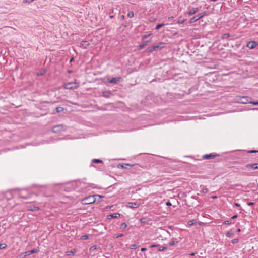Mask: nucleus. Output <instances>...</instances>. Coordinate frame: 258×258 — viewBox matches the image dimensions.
I'll return each instance as SVG.
<instances>
[{
  "instance_id": "nucleus-1",
  "label": "nucleus",
  "mask_w": 258,
  "mask_h": 258,
  "mask_svg": "<svg viewBox=\"0 0 258 258\" xmlns=\"http://www.w3.org/2000/svg\"><path fill=\"white\" fill-rule=\"evenodd\" d=\"M95 197H99V198H102L103 196H100L99 195H95L92 196H89L84 198L81 201L83 205H89L91 204L96 201Z\"/></svg>"
},
{
  "instance_id": "nucleus-2",
  "label": "nucleus",
  "mask_w": 258,
  "mask_h": 258,
  "mask_svg": "<svg viewBox=\"0 0 258 258\" xmlns=\"http://www.w3.org/2000/svg\"><path fill=\"white\" fill-rule=\"evenodd\" d=\"M236 101L241 104L250 103L252 98L248 96H239L236 97Z\"/></svg>"
},
{
  "instance_id": "nucleus-3",
  "label": "nucleus",
  "mask_w": 258,
  "mask_h": 258,
  "mask_svg": "<svg viewBox=\"0 0 258 258\" xmlns=\"http://www.w3.org/2000/svg\"><path fill=\"white\" fill-rule=\"evenodd\" d=\"M66 130V126L63 124H58L54 126L52 128V131L55 133H59Z\"/></svg>"
},
{
  "instance_id": "nucleus-4",
  "label": "nucleus",
  "mask_w": 258,
  "mask_h": 258,
  "mask_svg": "<svg viewBox=\"0 0 258 258\" xmlns=\"http://www.w3.org/2000/svg\"><path fill=\"white\" fill-rule=\"evenodd\" d=\"M206 15V12H204L201 13H199L197 14V15L194 16L192 18H191L189 21V22L190 23H194L199 20L200 19L203 18L204 16H205Z\"/></svg>"
},
{
  "instance_id": "nucleus-5",
  "label": "nucleus",
  "mask_w": 258,
  "mask_h": 258,
  "mask_svg": "<svg viewBox=\"0 0 258 258\" xmlns=\"http://www.w3.org/2000/svg\"><path fill=\"white\" fill-rule=\"evenodd\" d=\"M63 87L67 89H73L77 88V86L76 85V83L74 82H70L63 85Z\"/></svg>"
},
{
  "instance_id": "nucleus-6",
  "label": "nucleus",
  "mask_w": 258,
  "mask_h": 258,
  "mask_svg": "<svg viewBox=\"0 0 258 258\" xmlns=\"http://www.w3.org/2000/svg\"><path fill=\"white\" fill-rule=\"evenodd\" d=\"M219 155L216 153H211L209 154H205L202 156L203 159H212Z\"/></svg>"
},
{
  "instance_id": "nucleus-7",
  "label": "nucleus",
  "mask_w": 258,
  "mask_h": 258,
  "mask_svg": "<svg viewBox=\"0 0 258 258\" xmlns=\"http://www.w3.org/2000/svg\"><path fill=\"white\" fill-rule=\"evenodd\" d=\"M245 167L248 169L256 170L258 169V163L248 164L245 165Z\"/></svg>"
},
{
  "instance_id": "nucleus-8",
  "label": "nucleus",
  "mask_w": 258,
  "mask_h": 258,
  "mask_svg": "<svg viewBox=\"0 0 258 258\" xmlns=\"http://www.w3.org/2000/svg\"><path fill=\"white\" fill-rule=\"evenodd\" d=\"M258 45V43L256 41L249 42L247 44V47L250 49H253L255 48Z\"/></svg>"
},
{
  "instance_id": "nucleus-9",
  "label": "nucleus",
  "mask_w": 258,
  "mask_h": 258,
  "mask_svg": "<svg viewBox=\"0 0 258 258\" xmlns=\"http://www.w3.org/2000/svg\"><path fill=\"white\" fill-rule=\"evenodd\" d=\"M38 252V250L36 248H34L31 250H29L24 253V256H29L31 254L36 253Z\"/></svg>"
},
{
  "instance_id": "nucleus-10",
  "label": "nucleus",
  "mask_w": 258,
  "mask_h": 258,
  "mask_svg": "<svg viewBox=\"0 0 258 258\" xmlns=\"http://www.w3.org/2000/svg\"><path fill=\"white\" fill-rule=\"evenodd\" d=\"M140 205V204L138 202H129L127 204V206L130 208H138Z\"/></svg>"
},
{
  "instance_id": "nucleus-11",
  "label": "nucleus",
  "mask_w": 258,
  "mask_h": 258,
  "mask_svg": "<svg viewBox=\"0 0 258 258\" xmlns=\"http://www.w3.org/2000/svg\"><path fill=\"white\" fill-rule=\"evenodd\" d=\"M120 216V214L118 213H115L109 214L107 216V219H110L112 218H118Z\"/></svg>"
},
{
  "instance_id": "nucleus-12",
  "label": "nucleus",
  "mask_w": 258,
  "mask_h": 258,
  "mask_svg": "<svg viewBox=\"0 0 258 258\" xmlns=\"http://www.w3.org/2000/svg\"><path fill=\"white\" fill-rule=\"evenodd\" d=\"M121 80H122V78L121 77H117V78L113 77L109 81V82L111 83H116L118 82H120Z\"/></svg>"
},
{
  "instance_id": "nucleus-13",
  "label": "nucleus",
  "mask_w": 258,
  "mask_h": 258,
  "mask_svg": "<svg viewBox=\"0 0 258 258\" xmlns=\"http://www.w3.org/2000/svg\"><path fill=\"white\" fill-rule=\"evenodd\" d=\"M90 43L87 41H82L80 44V47L86 49L89 45Z\"/></svg>"
},
{
  "instance_id": "nucleus-14",
  "label": "nucleus",
  "mask_w": 258,
  "mask_h": 258,
  "mask_svg": "<svg viewBox=\"0 0 258 258\" xmlns=\"http://www.w3.org/2000/svg\"><path fill=\"white\" fill-rule=\"evenodd\" d=\"M151 41V40H147L144 41L143 43L141 44L138 46V49L139 50L142 49L144 48L146 45H148V44Z\"/></svg>"
},
{
  "instance_id": "nucleus-15",
  "label": "nucleus",
  "mask_w": 258,
  "mask_h": 258,
  "mask_svg": "<svg viewBox=\"0 0 258 258\" xmlns=\"http://www.w3.org/2000/svg\"><path fill=\"white\" fill-rule=\"evenodd\" d=\"M155 48V49H161L165 47V43L163 42H160L157 45H154Z\"/></svg>"
},
{
  "instance_id": "nucleus-16",
  "label": "nucleus",
  "mask_w": 258,
  "mask_h": 258,
  "mask_svg": "<svg viewBox=\"0 0 258 258\" xmlns=\"http://www.w3.org/2000/svg\"><path fill=\"white\" fill-rule=\"evenodd\" d=\"M198 11V8H193L187 12V14L191 16L195 14H196Z\"/></svg>"
},
{
  "instance_id": "nucleus-17",
  "label": "nucleus",
  "mask_w": 258,
  "mask_h": 258,
  "mask_svg": "<svg viewBox=\"0 0 258 258\" xmlns=\"http://www.w3.org/2000/svg\"><path fill=\"white\" fill-rule=\"evenodd\" d=\"M77 252V249L76 248L73 249L72 250L68 251L66 252V254L67 255H74Z\"/></svg>"
},
{
  "instance_id": "nucleus-18",
  "label": "nucleus",
  "mask_w": 258,
  "mask_h": 258,
  "mask_svg": "<svg viewBox=\"0 0 258 258\" xmlns=\"http://www.w3.org/2000/svg\"><path fill=\"white\" fill-rule=\"evenodd\" d=\"M112 95V93L110 91H107L103 92V96L106 98H109Z\"/></svg>"
},
{
  "instance_id": "nucleus-19",
  "label": "nucleus",
  "mask_w": 258,
  "mask_h": 258,
  "mask_svg": "<svg viewBox=\"0 0 258 258\" xmlns=\"http://www.w3.org/2000/svg\"><path fill=\"white\" fill-rule=\"evenodd\" d=\"M29 209L32 211H36L39 210V208L37 206L30 205L29 207Z\"/></svg>"
},
{
  "instance_id": "nucleus-20",
  "label": "nucleus",
  "mask_w": 258,
  "mask_h": 258,
  "mask_svg": "<svg viewBox=\"0 0 258 258\" xmlns=\"http://www.w3.org/2000/svg\"><path fill=\"white\" fill-rule=\"evenodd\" d=\"M132 167L133 168V169L135 170H140V168H142V167L138 164L132 165Z\"/></svg>"
},
{
  "instance_id": "nucleus-21",
  "label": "nucleus",
  "mask_w": 258,
  "mask_h": 258,
  "mask_svg": "<svg viewBox=\"0 0 258 258\" xmlns=\"http://www.w3.org/2000/svg\"><path fill=\"white\" fill-rule=\"evenodd\" d=\"M156 50L154 45H153L151 47H149L146 49V52H152L153 51Z\"/></svg>"
},
{
  "instance_id": "nucleus-22",
  "label": "nucleus",
  "mask_w": 258,
  "mask_h": 258,
  "mask_svg": "<svg viewBox=\"0 0 258 258\" xmlns=\"http://www.w3.org/2000/svg\"><path fill=\"white\" fill-rule=\"evenodd\" d=\"M196 223H197V220L194 219V220H189L187 224H188V226H191L194 225Z\"/></svg>"
},
{
  "instance_id": "nucleus-23",
  "label": "nucleus",
  "mask_w": 258,
  "mask_h": 258,
  "mask_svg": "<svg viewBox=\"0 0 258 258\" xmlns=\"http://www.w3.org/2000/svg\"><path fill=\"white\" fill-rule=\"evenodd\" d=\"M128 167H132V165L126 163H124L121 165V168L123 169H127L128 168Z\"/></svg>"
},
{
  "instance_id": "nucleus-24",
  "label": "nucleus",
  "mask_w": 258,
  "mask_h": 258,
  "mask_svg": "<svg viewBox=\"0 0 258 258\" xmlns=\"http://www.w3.org/2000/svg\"><path fill=\"white\" fill-rule=\"evenodd\" d=\"M158 247H159V249H158V250L159 251H163L164 250H165L167 249V247L163 246H160V245H159V246Z\"/></svg>"
},
{
  "instance_id": "nucleus-25",
  "label": "nucleus",
  "mask_w": 258,
  "mask_h": 258,
  "mask_svg": "<svg viewBox=\"0 0 258 258\" xmlns=\"http://www.w3.org/2000/svg\"><path fill=\"white\" fill-rule=\"evenodd\" d=\"M92 162L94 163H102L103 161L100 159H94L92 160Z\"/></svg>"
},
{
  "instance_id": "nucleus-26",
  "label": "nucleus",
  "mask_w": 258,
  "mask_h": 258,
  "mask_svg": "<svg viewBox=\"0 0 258 258\" xmlns=\"http://www.w3.org/2000/svg\"><path fill=\"white\" fill-rule=\"evenodd\" d=\"M98 248V246L96 245H93L90 247L89 248V251L90 252H93L95 249H96Z\"/></svg>"
},
{
  "instance_id": "nucleus-27",
  "label": "nucleus",
  "mask_w": 258,
  "mask_h": 258,
  "mask_svg": "<svg viewBox=\"0 0 258 258\" xmlns=\"http://www.w3.org/2000/svg\"><path fill=\"white\" fill-rule=\"evenodd\" d=\"M55 110H56V111L57 113H59V112L63 111L64 110V108L62 107L59 106V107H56Z\"/></svg>"
},
{
  "instance_id": "nucleus-28",
  "label": "nucleus",
  "mask_w": 258,
  "mask_h": 258,
  "mask_svg": "<svg viewBox=\"0 0 258 258\" xmlns=\"http://www.w3.org/2000/svg\"><path fill=\"white\" fill-rule=\"evenodd\" d=\"M127 227V224L126 223L124 222V223H122L121 225H120V229L123 230V229H125Z\"/></svg>"
},
{
  "instance_id": "nucleus-29",
  "label": "nucleus",
  "mask_w": 258,
  "mask_h": 258,
  "mask_svg": "<svg viewBox=\"0 0 258 258\" xmlns=\"http://www.w3.org/2000/svg\"><path fill=\"white\" fill-rule=\"evenodd\" d=\"M178 243V241H174V240H173L169 243V245L171 246L174 245L175 244V243Z\"/></svg>"
},
{
  "instance_id": "nucleus-30",
  "label": "nucleus",
  "mask_w": 258,
  "mask_h": 258,
  "mask_svg": "<svg viewBox=\"0 0 258 258\" xmlns=\"http://www.w3.org/2000/svg\"><path fill=\"white\" fill-rule=\"evenodd\" d=\"M164 25H165V24L163 23L159 24L156 25V26L155 27V29L159 30L160 28H161L162 26H163Z\"/></svg>"
},
{
  "instance_id": "nucleus-31",
  "label": "nucleus",
  "mask_w": 258,
  "mask_h": 258,
  "mask_svg": "<svg viewBox=\"0 0 258 258\" xmlns=\"http://www.w3.org/2000/svg\"><path fill=\"white\" fill-rule=\"evenodd\" d=\"M223 224H225V225H230V224L234 223V222H232L231 220H226V221H224L223 222Z\"/></svg>"
},
{
  "instance_id": "nucleus-32",
  "label": "nucleus",
  "mask_w": 258,
  "mask_h": 258,
  "mask_svg": "<svg viewBox=\"0 0 258 258\" xmlns=\"http://www.w3.org/2000/svg\"><path fill=\"white\" fill-rule=\"evenodd\" d=\"M186 21V19H183L182 20H179L176 22V23L180 24H183Z\"/></svg>"
},
{
  "instance_id": "nucleus-33",
  "label": "nucleus",
  "mask_w": 258,
  "mask_h": 258,
  "mask_svg": "<svg viewBox=\"0 0 258 258\" xmlns=\"http://www.w3.org/2000/svg\"><path fill=\"white\" fill-rule=\"evenodd\" d=\"M229 36L230 35L229 33H225L222 35V38L223 39H227L229 37Z\"/></svg>"
},
{
  "instance_id": "nucleus-34",
  "label": "nucleus",
  "mask_w": 258,
  "mask_h": 258,
  "mask_svg": "<svg viewBox=\"0 0 258 258\" xmlns=\"http://www.w3.org/2000/svg\"><path fill=\"white\" fill-rule=\"evenodd\" d=\"M234 233L233 232H228L227 233H226V236L227 237H232V236L234 235Z\"/></svg>"
},
{
  "instance_id": "nucleus-35",
  "label": "nucleus",
  "mask_w": 258,
  "mask_h": 258,
  "mask_svg": "<svg viewBox=\"0 0 258 258\" xmlns=\"http://www.w3.org/2000/svg\"><path fill=\"white\" fill-rule=\"evenodd\" d=\"M134 16V13L133 11L129 12L127 14V16L129 18H132Z\"/></svg>"
},
{
  "instance_id": "nucleus-36",
  "label": "nucleus",
  "mask_w": 258,
  "mask_h": 258,
  "mask_svg": "<svg viewBox=\"0 0 258 258\" xmlns=\"http://www.w3.org/2000/svg\"><path fill=\"white\" fill-rule=\"evenodd\" d=\"M7 247V244L5 243L0 244V249H5Z\"/></svg>"
},
{
  "instance_id": "nucleus-37",
  "label": "nucleus",
  "mask_w": 258,
  "mask_h": 258,
  "mask_svg": "<svg viewBox=\"0 0 258 258\" xmlns=\"http://www.w3.org/2000/svg\"><path fill=\"white\" fill-rule=\"evenodd\" d=\"M33 0H23V4H30L31 2H33Z\"/></svg>"
},
{
  "instance_id": "nucleus-38",
  "label": "nucleus",
  "mask_w": 258,
  "mask_h": 258,
  "mask_svg": "<svg viewBox=\"0 0 258 258\" xmlns=\"http://www.w3.org/2000/svg\"><path fill=\"white\" fill-rule=\"evenodd\" d=\"M137 248V245H136V244H132L130 247V248L131 249H135Z\"/></svg>"
},
{
  "instance_id": "nucleus-39",
  "label": "nucleus",
  "mask_w": 258,
  "mask_h": 258,
  "mask_svg": "<svg viewBox=\"0 0 258 258\" xmlns=\"http://www.w3.org/2000/svg\"><path fill=\"white\" fill-rule=\"evenodd\" d=\"M89 237L87 235H84L81 236V239L83 240H87Z\"/></svg>"
},
{
  "instance_id": "nucleus-40",
  "label": "nucleus",
  "mask_w": 258,
  "mask_h": 258,
  "mask_svg": "<svg viewBox=\"0 0 258 258\" xmlns=\"http://www.w3.org/2000/svg\"><path fill=\"white\" fill-rule=\"evenodd\" d=\"M238 241H239L238 239L235 238V239L232 240L231 242L233 244H236V243H237L238 242Z\"/></svg>"
},
{
  "instance_id": "nucleus-41",
  "label": "nucleus",
  "mask_w": 258,
  "mask_h": 258,
  "mask_svg": "<svg viewBox=\"0 0 258 258\" xmlns=\"http://www.w3.org/2000/svg\"><path fill=\"white\" fill-rule=\"evenodd\" d=\"M123 236H124L123 234L120 233V234H119L118 235H115L114 237L116 238H118L119 237H122Z\"/></svg>"
},
{
  "instance_id": "nucleus-42",
  "label": "nucleus",
  "mask_w": 258,
  "mask_h": 258,
  "mask_svg": "<svg viewBox=\"0 0 258 258\" xmlns=\"http://www.w3.org/2000/svg\"><path fill=\"white\" fill-rule=\"evenodd\" d=\"M45 73H46V71H43L41 72H40V73H37V75H38V76H42V75H43L44 74H45Z\"/></svg>"
},
{
  "instance_id": "nucleus-43",
  "label": "nucleus",
  "mask_w": 258,
  "mask_h": 258,
  "mask_svg": "<svg viewBox=\"0 0 258 258\" xmlns=\"http://www.w3.org/2000/svg\"><path fill=\"white\" fill-rule=\"evenodd\" d=\"M159 246V244H152L150 246V248L158 247Z\"/></svg>"
},
{
  "instance_id": "nucleus-44",
  "label": "nucleus",
  "mask_w": 258,
  "mask_h": 258,
  "mask_svg": "<svg viewBox=\"0 0 258 258\" xmlns=\"http://www.w3.org/2000/svg\"><path fill=\"white\" fill-rule=\"evenodd\" d=\"M247 152L248 153H257L258 152V151L257 150H249V151H248Z\"/></svg>"
},
{
  "instance_id": "nucleus-45",
  "label": "nucleus",
  "mask_w": 258,
  "mask_h": 258,
  "mask_svg": "<svg viewBox=\"0 0 258 258\" xmlns=\"http://www.w3.org/2000/svg\"><path fill=\"white\" fill-rule=\"evenodd\" d=\"M250 104L255 105H258V101H252L251 100V102H250Z\"/></svg>"
},
{
  "instance_id": "nucleus-46",
  "label": "nucleus",
  "mask_w": 258,
  "mask_h": 258,
  "mask_svg": "<svg viewBox=\"0 0 258 258\" xmlns=\"http://www.w3.org/2000/svg\"><path fill=\"white\" fill-rule=\"evenodd\" d=\"M202 191L203 193L204 194H206L208 192V189L206 188H203L202 190Z\"/></svg>"
},
{
  "instance_id": "nucleus-47",
  "label": "nucleus",
  "mask_w": 258,
  "mask_h": 258,
  "mask_svg": "<svg viewBox=\"0 0 258 258\" xmlns=\"http://www.w3.org/2000/svg\"><path fill=\"white\" fill-rule=\"evenodd\" d=\"M173 19H174V17L173 16L169 17L168 18V20L169 21H171L173 20Z\"/></svg>"
},
{
  "instance_id": "nucleus-48",
  "label": "nucleus",
  "mask_w": 258,
  "mask_h": 258,
  "mask_svg": "<svg viewBox=\"0 0 258 258\" xmlns=\"http://www.w3.org/2000/svg\"><path fill=\"white\" fill-rule=\"evenodd\" d=\"M254 204H255V203H253V202H248V203H247V205H248V206H253V205H254Z\"/></svg>"
},
{
  "instance_id": "nucleus-49",
  "label": "nucleus",
  "mask_w": 258,
  "mask_h": 258,
  "mask_svg": "<svg viewBox=\"0 0 258 258\" xmlns=\"http://www.w3.org/2000/svg\"><path fill=\"white\" fill-rule=\"evenodd\" d=\"M150 35V34H148V35H144L143 36L142 38L143 39H145V38L148 37Z\"/></svg>"
},
{
  "instance_id": "nucleus-50",
  "label": "nucleus",
  "mask_w": 258,
  "mask_h": 258,
  "mask_svg": "<svg viewBox=\"0 0 258 258\" xmlns=\"http://www.w3.org/2000/svg\"><path fill=\"white\" fill-rule=\"evenodd\" d=\"M124 17H125L124 15H121L120 17V20L121 21L123 20L124 19Z\"/></svg>"
},
{
  "instance_id": "nucleus-51",
  "label": "nucleus",
  "mask_w": 258,
  "mask_h": 258,
  "mask_svg": "<svg viewBox=\"0 0 258 258\" xmlns=\"http://www.w3.org/2000/svg\"><path fill=\"white\" fill-rule=\"evenodd\" d=\"M166 204L168 206H171V203L169 201L167 202Z\"/></svg>"
},
{
  "instance_id": "nucleus-52",
  "label": "nucleus",
  "mask_w": 258,
  "mask_h": 258,
  "mask_svg": "<svg viewBox=\"0 0 258 258\" xmlns=\"http://www.w3.org/2000/svg\"><path fill=\"white\" fill-rule=\"evenodd\" d=\"M238 217V215H233L232 217H231V219H236L237 217Z\"/></svg>"
},
{
  "instance_id": "nucleus-53",
  "label": "nucleus",
  "mask_w": 258,
  "mask_h": 258,
  "mask_svg": "<svg viewBox=\"0 0 258 258\" xmlns=\"http://www.w3.org/2000/svg\"><path fill=\"white\" fill-rule=\"evenodd\" d=\"M234 205H235V206H236V207H240V204H239L238 203H235Z\"/></svg>"
},
{
  "instance_id": "nucleus-54",
  "label": "nucleus",
  "mask_w": 258,
  "mask_h": 258,
  "mask_svg": "<svg viewBox=\"0 0 258 258\" xmlns=\"http://www.w3.org/2000/svg\"><path fill=\"white\" fill-rule=\"evenodd\" d=\"M146 250H147V248H144V247L142 248L141 249V251H142V252L145 251H146Z\"/></svg>"
},
{
  "instance_id": "nucleus-55",
  "label": "nucleus",
  "mask_w": 258,
  "mask_h": 258,
  "mask_svg": "<svg viewBox=\"0 0 258 258\" xmlns=\"http://www.w3.org/2000/svg\"><path fill=\"white\" fill-rule=\"evenodd\" d=\"M196 254V252H192V253H190L189 255L190 256H194V255H195Z\"/></svg>"
},
{
  "instance_id": "nucleus-56",
  "label": "nucleus",
  "mask_w": 258,
  "mask_h": 258,
  "mask_svg": "<svg viewBox=\"0 0 258 258\" xmlns=\"http://www.w3.org/2000/svg\"><path fill=\"white\" fill-rule=\"evenodd\" d=\"M74 60V57H72L70 60V62H72Z\"/></svg>"
},
{
  "instance_id": "nucleus-57",
  "label": "nucleus",
  "mask_w": 258,
  "mask_h": 258,
  "mask_svg": "<svg viewBox=\"0 0 258 258\" xmlns=\"http://www.w3.org/2000/svg\"><path fill=\"white\" fill-rule=\"evenodd\" d=\"M240 231H241L240 229L238 228V229H237V232H239Z\"/></svg>"
},
{
  "instance_id": "nucleus-58",
  "label": "nucleus",
  "mask_w": 258,
  "mask_h": 258,
  "mask_svg": "<svg viewBox=\"0 0 258 258\" xmlns=\"http://www.w3.org/2000/svg\"><path fill=\"white\" fill-rule=\"evenodd\" d=\"M113 18H114V15H110V18L112 19Z\"/></svg>"
},
{
  "instance_id": "nucleus-59",
  "label": "nucleus",
  "mask_w": 258,
  "mask_h": 258,
  "mask_svg": "<svg viewBox=\"0 0 258 258\" xmlns=\"http://www.w3.org/2000/svg\"><path fill=\"white\" fill-rule=\"evenodd\" d=\"M212 198L213 199H216V198H217V196H213Z\"/></svg>"
},
{
  "instance_id": "nucleus-60",
  "label": "nucleus",
  "mask_w": 258,
  "mask_h": 258,
  "mask_svg": "<svg viewBox=\"0 0 258 258\" xmlns=\"http://www.w3.org/2000/svg\"><path fill=\"white\" fill-rule=\"evenodd\" d=\"M68 73H72V71H71V70L68 71Z\"/></svg>"
},
{
  "instance_id": "nucleus-61",
  "label": "nucleus",
  "mask_w": 258,
  "mask_h": 258,
  "mask_svg": "<svg viewBox=\"0 0 258 258\" xmlns=\"http://www.w3.org/2000/svg\"><path fill=\"white\" fill-rule=\"evenodd\" d=\"M253 110H255V109H256V110H258V108H254V109H252Z\"/></svg>"
}]
</instances>
